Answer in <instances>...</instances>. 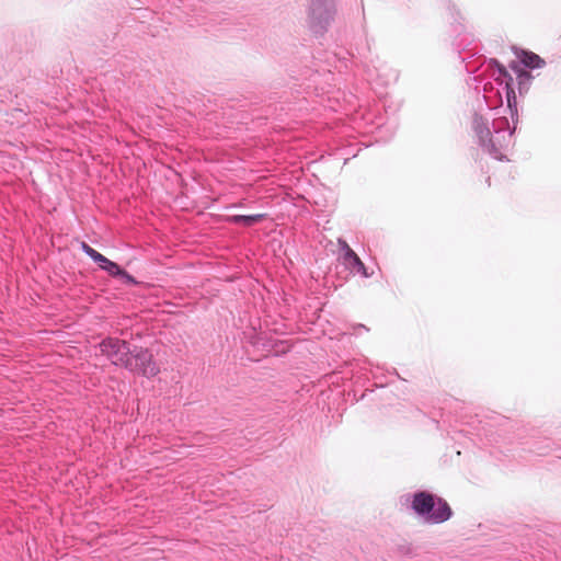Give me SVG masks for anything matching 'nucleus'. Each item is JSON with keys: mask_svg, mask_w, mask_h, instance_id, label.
I'll use <instances>...</instances> for the list:
<instances>
[{"mask_svg": "<svg viewBox=\"0 0 561 561\" xmlns=\"http://www.w3.org/2000/svg\"><path fill=\"white\" fill-rule=\"evenodd\" d=\"M100 351L112 364L122 367L131 366V350L125 341L108 337L100 343Z\"/></svg>", "mask_w": 561, "mask_h": 561, "instance_id": "1", "label": "nucleus"}, {"mask_svg": "<svg viewBox=\"0 0 561 561\" xmlns=\"http://www.w3.org/2000/svg\"><path fill=\"white\" fill-rule=\"evenodd\" d=\"M130 357L131 366L126 367V369L138 373L147 378H153L160 373L159 365L148 350L142 347L135 348Z\"/></svg>", "mask_w": 561, "mask_h": 561, "instance_id": "2", "label": "nucleus"}, {"mask_svg": "<svg viewBox=\"0 0 561 561\" xmlns=\"http://www.w3.org/2000/svg\"><path fill=\"white\" fill-rule=\"evenodd\" d=\"M435 496L427 492H419L414 494L412 501V508L419 515H426L430 520V515L435 507Z\"/></svg>", "mask_w": 561, "mask_h": 561, "instance_id": "3", "label": "nucleus"}, {"mask_svg": "<svg viewBox=\"0 0 561 561\" xmlns=\"http://www.w3.org/2000/svg\"><path fill=\"white\" fill-rule=\"evenodd\" d=\"M340 244L342 249L345 251V262H347L352 267L356 268L357 272L360 273L364 277H369V274L367 273V270L362 260L358 257V255L348 247V244L345 241L340 240Z\"/></svg>", "mask_w": 561, "mask_h": 561, "instance_id": "4", "label": "nucleus"}, {"mask_svg": "<svg viewBox=\"0 0 561 561\" xmlns=\"http://www.w3.org/2000/svg\"><path fill=\"white\" fill-rule=\"evenodd\" d=\"M451 516V510L448 503L442 499L435 500V507L430 515V522L432 523H443L447 520Z\"/></svg>", "mask_w": 561, "mask_h": 561, "instance_id": "5", "label": "nucleus"}, {"mask_svg": "<svg viewBox=\"0 0 561 561\" xmlns=\"http://www.w3.org/2000/svg\"><path fill=\"white\" fill-rule=\"evenodd\" d=\"M265 215L263 214H256V215H234L228 217V221L232 224H241L243 226L250 227L257 222H260Z\"/></svg>", "mask_w": 561, "mask_h": 561, "instance_id": "6", "label": "nucleus"}, {"mask_svg": "<svg viewBox=\"0 0 561 561\" xmlns=\"http://www.w3.org/2000/svg\"><path fill=\"white\" fill-rule=\"evenodd\" d=\"M522 62L529 68H539L543 65V60L531 51H523Z\"/></svg>", "mask_w": 561, "mask_h": 561, "instance_id": "7", "label": "nucleus"}, {"mask_svg": "<svg viewBox=\"0 0 561 561\" xmlns=\"http://www.w3.org/2000/svg\"><path fill=\"white\" fill-rule=\"evenodd\" d=\"M102 270L106 271L112 276H119L123 274V270L111 260H108L106 264L102 265Z\"/></svg>", "mask_w": 561, "mask_h": 561, "instance_id": "8", "label": "nucleus"}, {"mask_svg": "<svg viewBox=\"0 0 561 561\" xmlns=\"http://www.w3.org/2000/svg\"><path fill=\"white\" fill-rule=\"evenodd\" d=\"M90 257L99 264V266L102 268V265L106 264V262L108 261L107 257H105L104 255H102L101 253H99L96 250L95 251H92L90 253Z\"/></svg>", "mask_w": 561, "mask_h": 561, "instance_id": "9", "label": "nucleus"}, {"mask_svg": "<svg viewBox=\"0 0 561 561\" xmlns=\"http://www.w3.org/2000/svg\"><path fill=\"white\" fill-rule=\"evenodd\" d=\"M491 64L496 67V69L499 70V73L505 78H508L510 81L513 80V78L511 77V75L507 72L506 68L500 64L497 60L493 59L491 60Z\"/></svg>", "mask_w": 561, "mask_h": 561, "instance_id": "10", "label": "nucleus"}, {"mask_svg": "<svg viewBox=\"0 0 561 561\" xmlns=\"http://www.w3.org/2000/svg\"><path fill=\"white\" fill-rule=\"evenodd\" d=\"M320 9H321V4L319 2H313V4H312V15L316 19H320L321 18Z\"/></svg>", "mask_w": 561, "mask_h": 561, "instance_id": "11", "label": "nucleus"}, {"mask_svg": "<svg viewBox=\"0 0 561 561\" xmlns=\"http://www.w3.org/2000/svg\"><path fill=\"white\" fill-rule=\"evenodd\" d=\"M126 283L136 284L135 278L123 270V274L119 275Z\"/></svg>", "mask_w": 561, "mask_h": 561, "instance_id": "12", "label": "nucleus"}, {"mask_svg": "<svg viewBox=\"0 0 561 561\" xmlns=\"http://www.w3.org/2000/svg\"><path fill=\"white\" fill-rule=\"evenodd\" d=\"M81 248L82 250L90 256V253L92 251H95L93 248H91L89 244H87L85 242H82L81 243Z\"/></svg>", "mask_w": 561, "mask_h": 561, "instance_id": "13", "label": "nucleus"}, {"mask_svg": "<svg viewBox=\"0 0 561 561\" xmlns=\"http://www.w3.org/2000/svg\"><path fill=\"white\" fill-rule=\"evenodd\" d=\"M324 11H325L327 13H330V12H331V8H330L329 5H325Z\"/></svg>", "mask_w": 561, "mask_h": 561, "instance_id": "14", "label": "nucleus"}, {"mask_svg": "<svg viewBox=\"0 0 561 561\" xmlns=\"http://www.w3.org/2000/svg\"><path fill=\"white\" fill-rule=\"evenodd\" d=\"M522 76H527V77H528V73H527V72H525V71H520V72H519V77H522Z\"/></svg>", "mask_w": 561, "mask_h": 561, "instance_id": "15", "label": "nucleus"}]
</instances>
